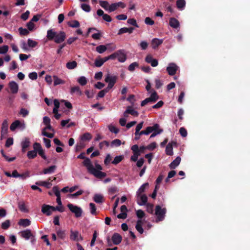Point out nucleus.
<instances>
[{"label": "nucleus", "mask_w": 250, "mask_h": 250, "mask_svg": "<svg viewBox=\"0 0 250 250\" xmlns=\"http://www.w3.org/2000/svg\"><path fill=\"white\" fill-rule=\"evenodd\" d=\"M181 159L179 156L177 157L169 165V167L172 169L175 168L180 163Z\"/></svg>", "instance_id": "nucleus-22"}, {"label": "nucleus", "mask_w": 250, "mask_h": 250, "mask_svg": "<svg viewBox=\"0 0 250 250\" xmlns=\"http://www.w3.org/2000/svg\"><path fill=\"white\" fill-rule=\"evenodd\" d=\"M163 42V40H160L157 38H154L152 40L151 45L153 49H156Z\"/></svg>", "instance_id": "nucleus-18"}, {"label": "nucleus", "mask_w": 250, "mask_h": 250, "mask_svg": "<svg viewBox=\"0 0 250 250\" xmlns=\"http://www.w3.org/2000/svg\"><path fill=\"white\" fill-rule=\"evenodd\" d=\"M37 156V153L36 151L31 150L27 153V157L29 159H34Z\"/></svg>", "instance_id": "nucleus-45"}, {"label": "nucleus", "mask_w": 250, "mask_h": 250, "mask_svg": "<svg viewBox=\"0 0 250 250\" xmlns=\"http://www.w3.org/2000/svg\"><path fill=\"white\" fill-rule=\"evenodd\" d=\"M178 69V66L175 63H170L167 68V71L169 75L173 76L176 74Z\"/></svg>", "instance_id": "nucleus-6"}, {"label": "nucleus", "mask_w": 250, "mask_h": 250, "mask_svg": "<svg viewBox=\"0 0 250 250\" xmlns=\"http://www.w3.org/2000/svg\"><path fill=\"white\" fill-rule=\"evenodd\" d=\"M145 22L146 24L149 25H153L155 23L154 21L149 17L146 18L145 20Z\"/></svg>", "instance_id": "nucleus-60"}, {"label": "nucleus", "mask_w": 250, "mask_h": 250, "mask_svg": "<svg viewBox=\"0 0 250 250\" xmlns=\"http://www.w3.org/2000/svg\"><path fill=\"white\" fill-rule=\"evenodd\" d=\"M66 38V34L64 31H60L57 33L54 41L56 43H60L64 41Z\"/></svg>", "instance_id": "nucleus-8"}, {"label": "nucleus", "mask_w": 250, "mask_h": 250, "mask_svg": "<svg viewBox=\"0 0 250 250\" xmlns=\"http://www.w3.org/2000/svg\"><path fill=\"white\" fill-rule=\"evenodd\" d=\"M169 25L173 28H177L180 26L179 21L174 18H171L169 21Z\"/></svg>", "instance_id": "nucleus-16"}, {"label": "nucleus", "mask_w": 250, "mask_h": 250, "mask_svg": "<svg viewBox=\"0 0 250 250\" xmlns=\"http://www.w3.org/2000/svg\"><path fill=\"white\" fill-rule=\"evenodd\" d=\"M136 215L138 218L142 219L145 215V212L141 209H139L136 211Z\"/></svg>", "instance_id": "nucleus-64"}, {"label": "nucleus", "mask_w": 250, "mask_h": 250, "mask_svg": "<svg viewBox=\"0 0 250 250\" xmlns=\"http://www.w3.org/2000/svg\"><path fill=\"white\" fill-rule=\"evenodd\" d=\"M9 87L12 93L16 94L18 92L19 86L18 84L15 82H10L9 83Z\"/></svg>", "instance_id": "nucleus-12"}, {"label": "nucleus", "mask_w": 250, "mask_h": 250, "mask_svg": "<svg viewBox=\"0 0 250 250\" xmlns=\"http://www.w3.org/2000/svg\"><path fill=\"white\" fill-rule=\"evenodd\" d=\"M92 138L91 135L88 132L84 133L82 136H81V141H88L90 140Z\"/></svg>", "instance_id": "nucleus-34"}, {"label": "nucleus", "mask_w": 250, "mask_h": 250, "mask_svg": "<svg viewBox=\"0 0 250 250\" xmlns=\"http://www.w3.org/2000/svg\"><path fill=\"white\" fill-rule=\"evenodd\" d=\"M160 127V125L158 124H154L152 126H148L146 128L145 130H142L140 131V134L142 135H148L150 133L152 132L153 130H155L156 129H158Z\"/></svg>", "instance_id": "nucleus-7"}, {"label": "nucleus", "mask_w": 250, "mask_h": 250, "mask_svg": "<svg viewBox=\"0 0 250 250\" xmlns=\"http://www.w3.org/2000/svg\"><path fill=\"white\" fill-rule=\"evenodd\" d=\"M85 147V144L83 141H81L76 146V151H79Z\"/></svg>", "instance_id": "nucleus-52"}, {"label": "nucleus", "mask_w": 250, "mask_h": 250, "mask_svg": "<svg viewBox=\"0 0 250 250\" xmlns=\"http://www.w3.org/2000/svg\"><path fill=\"white\" fill-rule=\"evenodd\" d=\"M95 202L98 204H101L104 201V197L101 194H95L93 198Z\"/></svg>", "instance_id": "nucleus-17"}, {"label": "nucleus", "mask_w": 250, "mask_h": 250, "mask_svg": "<svg viewBox=\"0 0 250 250\" xmlns=\"http://www.w3.org/2000/svg\"><path fill=\"white\" fill-rule=\"evenodd\" d=\"M159 98V97L157 93L153 90V92L151 93L149 97L146 98L141 102V106H144L149 103H154L156 102Z\"/></svg>", "instance_id": "nucleus-4"}, {"label": "nucleus", "mask_w": 250, "mask_h": 250, "mask_svg": "<svg viewBox=\"0 0 250 250\" xmlns=\"http://www.w3.org/2000/svg\"><path fill=\"white\" fill-rule=\"evenodd\" d=\"M122 237L119 233H115L112 237V240L115 245H119L122 241Z\"/></svg>", "instance_id": "nucleus-13"}, {"label": "nucleus", "mask_w": 250, "mask_h": 250, "mask_svg": "<svg viewBox=\"0 0 250 250\" xmlns=\"http://www.w3.org/2000/svg\"><path fill=\"white\" fill-rule=\"evenodd\" d=\"M48 207L49 205L43 204L42 207V212L47 216H49L51 214V210Z\"/></svg>", "instance_id": "nucleus-23"}, {"label": "nucleus", "mask_w": 250, "mask_h": 250, "mask_svg": "<svg viewBox=\"0 0 250 250\" xmlns=\"http://www.w3.org/2000/svg\"><path fill=\"white\" fill-rule=\"evenodd\" d=\"M30 140L29 138H25L24 141L21 142L22 152H25L26 148L30 146Z\"/></svg>", "instance_id": "nucleus-21"}, {"label": "nucleus", "mask_w": 250, "mask_h": 250, "mask_svg": "<svg viewBox=\"0 0 250 250\" xmlns=\"http://www.w3.org/2000/svg\"><path fill=\"white\" fill-rule=\"evenodd\" d=\"M107 50V47L104 45H100L96 47V51L99 53L102 54Z\"/></svg>", "instance_id": "nucleus-36"}, {"label": "nucleus", "mask_w": 250, "mask_h": 250, "mask_svg": "<svg viewBox=\"0 0 250 250\" xmlns=\"http://www.w3.org/2000/svg\"><path fill=\"white\" fill-rule=\"evenodd\" d=\"M127 22L128 24H129L130 25H133V26H134L136 27H139V26H138V25L137 23L136 20H135L133 18L128 19V20L127 21Z\"/></svg>", "instance_id": "nucleus-57"}, {"label": "nucleus", "mask_w": 250, "mask_h": 250, "mask_svg": "<svg viewBox=\"0 0 250 250\" xmlns=\"http://www.w3.org/2000/svg\"><path fill=\"white\" fill-rule=\"evenodd\" d=\"M167 212V209L165 208H162L160 205H157L155 207V214L157 216L156 222L164 220Z\"/></svg>", "instance_id": "nucleus-2"}, {"label": "nucleus", "mask_w": 250, "mask_h": 250, "mask_svg": "<svg viewBox=\"0 0 250 250\" xmlns=\"http://www.w3.org/2000/svg\"><path fill=\"white\" fill-rule=\"evenodd\" d=\"M100 5L105 10H108L109 3L107 1L101 0L99 1Z\"/></svg>", "instance_id": "nucleus-48"}, {"label": "nucleus", "mask_w": 250, "mask_h": 250, "mask_svg": "<svg viewBox=\"0 0 250 250\" xmlns=\"http://www.w3.org/2000/svg\"><path fill=\"white\" fill-rule=\"evenodd\" d=\"M77 92L79 94V95H81L82 92L80 90V87L78 86L72 87L70 90V93L71 94H73V93Z\"/></svg>", "instance_id": "nucleus-43"}, {"label": "nucleus", "mask_w": 250, "mask_h": 250, "mask_svg": "<svg viewBox=\"0 0 250 250\" xmlns=\"http://www.w3.org/2000/svg\"><path fill=\"white\" fill-rule=\"evenodd\" d=\"M36 184L39 186H43L47 188H49L52 186L51 182L49 181H39L36 183Z\"/></svg>", "instance_id": "nucleus-26"}, {"label": "nucleus", "mask_w": 250, "mask_h": 250, "mask_svg": "<svg viewBox=\"0 0 250 250\" xmlns=\"http://www.w3.org/2000/svg\"><path fill=\"white\" fill-rule=\"evenodd\" d=\"M126 113H128V114L135 117H137L139 115L138 112L137 111L132 109V107L129 106H127L126 109Z\"/></svg>", "instance_id": "nucleus-29"}, {"label": "nucleus", "mask_w": 250, "mask_h": 250, "mask_svg": "<svg viewBox=\"0 0 250 250\" xmlns=\"http://www.w3.org/2000/svg\"><path fill=\"white\" fill-rule=\"evenodd\" d=\"M0 153L1 154L2 157H3L5 158V159L8 162H12L16 159L15 157L9 158L6 155L3 149H1L0 150Z\"/></svg>", "instance_id": "nucleus-41"}, {"label": "nucleus", "mask_w": 250, "mask_h": 250, "mask_svg": "<svg viewBox=\"0 0 250 250\" xmlns=\"http://www.w3.org/2000/svg\"><path fill=\"white\" fill-rule=\"evenodd\" d=\"M146 211L150 214L153 213V205L148 203L146 205Z\"/></svg>", "instance_id": "nucleus-54"}, {"label": "nucleus", "mask_w": 250, "mask_h": 250, "mask_svg": "<svg viewBox=\"0 0 250 250\" xmlns=\"http://www.w3.org/2000/svg\"><path fill=\"white\" fill-rule=\"evenodd\" d=\"M94 64L96 67H99L103 65L104 62H103V60H102L101 58L99 59H96L95 61Z\"/></svg>", "instance_id": "nucleus-62"}, {"label": "nucleus", "mask_w": 250, "mask_h": 250, "mask_svg": "<svg viewBox=\"0 0 250 250\" xmlns=\"http://www.w3.org/2000/svg\"><path fill=\"white\" fill-rule=\"evenodd\" d=\"M148 186V183H146L143 184L140 187V188H139L138 191H137V196H139L141 194H142V193L145 192L146 188H147Z\"/></svg>", "instance_id": "nucleus-28"}, {"label": "nucleus", "mask_w": 250, "mask_h": 250, "mask_svg": "<svg viewBox=\"0 0 250 250\" xmlns=\"http://www.w3.org/2000/svg\"><path fill=\"white\" fill-rule=\"evenodd\" d=\"M124 159V156L122 155L116 156L113 161L112 162V163L114 165H117L119 163H120Z\"/></svg>", "instance_id": "nucleus-37"}, {"label": "nucleus", "mask_w": 250, "mask_h": 250, "mask_svg": "<svg viewBox=\"0 0 250 250\" xmlns=\"http://www.w3.org/2000/svg\"><path fill=\"white\" fill-rule=\"evenodd\" d=\"M117 8L116 3H114L109 5L108 11L109 12H112L115 11Z\"/></svg>", "instance_id": "nucleus-59"}, {"label": "nucleus", "mask_w": 250, "mask_h": 250, "mask_svg": "<svg viewBox=\"0 0 250 250\" xmlns=\"http://www.w3.org/2000/svg\"><path fill=\"white\" fill-rule=\"evenodd\" d=\"M67 207L72 212L75 213L76 217L78 218L82 216L83 211L80 207L73 205L72 204H68Z\"/></svg>", "instance_id": "nucleus-5"}, {"label": "nucleus", "mask_w": 250, "mask_h": 250, "mask_svg": "<svg viewBox=\"0 0 250 250\" xmlns=\"http://www.w3.org/2000/svg\"><path fill=\"white\" fill-rule=\"evenodd\" d=\"M57 168V167L55 165L50 166L48 167L44 168L42 173L44 174H51L54 172Z\"/></svg>", "instance_id": "nucleus-19"}, {"label": "nucleus", "mask_w": 250, "mask_h": 250, "mask_svg": "<svg viewBox=\"0 0 250 250\" xmlns=\"http://www.w3.org/2000/svg\"><path fill=\"white\" fill-rule=\"evenodd\" d=\"M186 1L185 0H177L176 1V6L179 9H182L185 6Z\"/></svg>", "instance_id": "nucleus-39"}, {"label": "nucleus", "mask_w": 250, "mask_h": 250, "mask_svg": "<svg viewBox=\"0 0 250 250\" xmlns=\"http://www.w3.org/2000/svg\"><path fill=\"white\" fill-rule=\"evenodd\" d=\"M163 130L162 129H160L159 127L158 129H156L155 130H153L152 132V133L150 136V138H153L155 137L157 135L163 132Z\"/></svg>", "instance_id": "nucleus-49"}, {"label": "nucleus", "mask_w": 250, "mask_h": 250, "mask_svg": "<svg viewBox=\"0 0 250 250\" xmlns=\"http://www.w3.org/2000/svg\"><path fill=\"white\" fill-rule=\"evenodd\" d=\"M81 7L83 11L86 12H89L91 10V7L90 5L87 4L83 3L81 4Z\"/></svg>", "instance_id": "nucleus-51"}, {"label": "nucleus", "mask_w": 250, "mask_h": 250, "mask_svg": "<svg viewBox=\"0 0 250 250\" xmlns=\"http://www.w3.org/2000/svg\"><path fill=\"white\" fill-rule=\"evenodd\" d=\"M21 236V237L24 238L25 240H28L31 237H34L32 231L30 229H26L20 232Z\"/></svg>", "instance_id": "nucleus-10"}, {"label": "nucleus", "mask_w": 250, "mask_h": 250, "mask_svg": "<svg viewBox=\"0 0 250 250\" xmlns=\"http://www.w3.org/2000/svg\"><path fill=\"white\" fill-rule=\"evenodd\" d=\"M121 141L119 139H116L113 140L111 143V146H119L121 145Z\"/></svg>", "instance_id": "nucleus-47"}, {"label": "nucleus", "mask_w": 250, "mask_h": 250, "mask_svg": "<svg viewBox=\"0 0 250 250\" xmlns=\"http://www.w3.org/2000/svg\"><path fill=\"white\" fill-rule=\"evenodd\" d=\"M21 123L19 120H16L13 122L10 126L11 131H14L17 127L21 126Z\"/></svg>", "instance_id": "nucleus-27"}, {"label": "nucleus", "mask_w": 250, "mask_h": 250, "mask_svg": "<svg viewBox=\"0 0 250 250\" xmlns=\"http://www.w3.org/2000/svg\"><path fill=\"white\" fill-rule=\"evenodd\" d=\"M54 85L56 86L60 84H64L65 82L61 79L59 78L57 76H53Z\"/></svg>", "instance_id": "nucleus-35"}, {"label": "nucleus", "mask_w": 250, "mask_h": 250, "mask_svg": "<svg viewBox=\"0 0 250 250\" xmlns=\"http://www.w3.org/2000/svg\"><path fill=\"white\" fill-rule=\"evenodd\" d=\"M79 237L81 240H83L82 236L79 234L78 231H73L72 230L70 231V238L73 241H79Z\"/></svg>", "instance_id": "nucleus-11"}, {"label": "nucleus", "mask_w": 250, "mask_h": 250, "mask_svg": "<svg viewBox=\"0 0 250 250\" xmlns=\"http://www.w3.org/2000/svg\"><path fill=\"white\" fill-rule=\"evenodd\" d=\"M177 143L175 141H172L169 143L166 148V154L169 156H172L173 154V146H176Z\"/></svg>", "instance_id": "nucleus-9"}, {"label": "nucleus", "mask_w": 250, "mask_h": 250, "mask_svg": "<svg viewBox=\"0 0 250 250\" xmlns=\"http://www.w3.org/2000/svg\"><path fill=\"white\" fill-rule=\"evenodd\" d=\"M118 55L117 59L119 62H124L126 60V56L125 54L124 50H118Z\"/></svg>", "instance_id": "nucleus-14"}, {"label": "nucleus", "mask_w": 250, "mask_h": 250, "mask_svg": "<svg viewBox=\"0 0 250 250\" xmlns=\"http://www.w3.org/2000/svg\"><path fill=\"white\" fill-rule=\"evenodd\" d=\"M66 67L69 69H73L76 68L77 66V63L76 61H73L72 62H68L66 64Z\"/></svg>", "instance_id": "nucleus-33"}, {"label": "nucleus", "mask_w": 250, "mask_h": 250, "mask_svg": "<svg viewBox=\"0 0 250 250\" xmlns=\"http://www.w3.org/2000/svg\"><path fill=\"white\" fill-rule=\"evenodd\" d=\"M143 222L142 220H138L137 221L135 228L136 230L140 233L142 234L144 232V229L142 227Z\"/></svg>", "instance_id": "nucleus-25"}, {"label": "nucleus", "mask_w": 250, "mask_h": 250, "mask_svg": "<svg viewBox=\"0 0 250 250\" xmlns=\"http://www.w3.org/2000/svg\"><path fill=\"white\" fill-rule=\"evenodd\" d=\"M19 31L20 34L21 36H26L29 34V31L26 28H23L22 27H20L19 28Z\"/></svg>", "instance_id": "nucleus-44"}, {"label": "nucleus", "mask_w": 250, "mask_h": 250, "mask_svg": "<svg viewBox=\"0 0 250 250\" xmlns=\"http://www.w3.org/2000/svg\"><path fill=\"white\" fill-rule=\"evenodd\" d=\"M19 114L21 115L23 117H25L29 114V111L25 108H22L21 109Z\"/></svg>", "instance_id": "nucleus-58"}, {"label": "nucleus", "mask_w": 250, "mask_h": 250, "mask_svg": "<svg viewBox=\"0 0 250 250\" xmlns=\"http://www.w3.org/2000/svg\"><path fill=\"white\" fill-rule=\"evenodd\" d=\"M19 209L23 212H28V209L26 208L25 204L23 202H20L18 203Z\"/></svg>", "instance_id": "nucleus-32"}, {"label": "nucleus", "mask_w": 250, "mask_h": 250, "mask_svg": "<svg viewBox=\"0 0 250 250\" xmlns=\"http://www.w3.org/2000/svg\"><path fill=\"white\" fill-rule=\"evenodd\" d=\"M10 222L9 220H7L2 223L1 228L3 229H7L10 226Z\"/></svg>", "instance_id": "nucleus-53"}, {"label": "nucleus", "mask_w": 250, "mask_h": 250, "mask_svg": "<svg viewBox=\"0 0 250 250\" xmlns=\"http://www.w3.org/2000/svg\"><path fill=\"white\" fill-rule=\"evenodd\" d=\"M18 224L23 227H26L30 225L31 221L28 219H21L19 220Z\"/></svg>", "instance_id": "nucleus-24"}, {"label": "nucleus", "mask_w": 250, "mask_h": 250, "mask_svg": "<svg viewBox=\"0 0 250 250\" xmlns=\"http://www.w3.org/2000/svg\"><path fill=\"white\" fill-rule=\"evenodd\" d=\"M78 82L81 85L83 86L87 83V80L85 77L81 76L78 79Z\"/></svg>", "instance_id": "nucleus-42"}, {"label": "nucleus", "mask_w": 250, "mask_h": 250, "mask_svg": "<svg viewBox=\"0 0 250 250\" xmlns=\"http://www.w3.org/2000/svg\"><path fill=\"white\" fill-rule=\"evenodd\" d=\"M89 207L91 214L93 215H96L97 214V212L95 205L94 203H90L89 204Z\"/></svg>", "instance_id": "nucleus-40"}, {"label": "nucleus", "mask_w": 250, "mask_h": 250, "mask_svg": "<svg viewBox=\"0 0 250 250\" xmlns=\"http://www.w3.org/2000/svg\"><path fill=\"white\" fill-rule=\"evenodd\" d=\"M83 166L86 167L88 172L98 178H103L106 176L105 172L98 170L95 168L91 163L90 160L87 158L83 162Z\"/></svg>", "instance_id": "nucleus-1"}, {"label": "nucleus", "mask_w": 250, "mask_h": 250, "mask_svg": "<svg viewBox=\"0 0 250 250\" xmlns=\"http://www.w3.org/2000/svg\"><path fill=\"white\" fill-rule=\"evenodd\" d=\"M109 130L111 132L114 133L115 134H117L119 132V129L116 127V126L112 125H110L108 126Z\"/></svg>", "instance_id": "nucleus-56"}, {"label": "nucleus", "mask_w": 250, "mask_h": 250, "mask_svg": "<svg viewBox=\"0 0 250 250\" xmlns=\"http://www.w3.org/2000/svg\"><path fill=\"white\" fill-rule=\"evenodd\" d=\"M117 80V77L116 76H111L108 74L105 78L104 81L106 83H108V86L105 88L108 92L112 88Z\"/></svg>", "instance_id": "nucleus-3"}, {"label": "nucleus", "mask_w": 250, "mask_h": 250, "mask_svg": "<svg viewBox=\"0 0 250 250\" xmlns=\"http://www.w3.org/2000/svg\"><path fill=\"white\" fill-rule=\"evenodd\" d=\"M8 130V124L6 121H4L1 125V135L6 134Z\"/></svg>", "instance_id": "nucleus-30"}, {"label": "nucleus", "mask_w": 250, "mask_h": 250, "mask_svg": "<svg viewBox=\"0 0 250 250\" xmlns=\"http://www.w3.org/2000/svg\"><path fill=\"white\" fill-rule=\"evenodd\" d=\"M139 66V64L137 62H134L131 63L128 67V70L131 72L133 71L136 67Z\"/></svg>", "instance_id": "nucleus-46"}, {"label": "nucleus", "mask_w": 250, "mask_h": 250, "mask_svg": "<svg viewBox=\"0 0 250 250\" xmlns=\"http://www.w3.org/2000/svg\"><path fill=\"white\" fill-rule=\"evenodd\" d=\"M56 233L59 238L64 240L66 237V233L65 230H62L59 229L56 230Z\"/></svg>", "instance_id": "nucleus-31"}, {"label": "nucleus", "mask_w": 250, "mask_h": 250, "mask_svg": "<svg viewBox=\"0 0 250 250\" xmlns=\"http://www.w3.org/2000/svg\"><path fill=\"white\" fill-rule=\"evenodd\" d=\"M140 197V202L138 201L137 203L140 206L146 205L147 203V197L146 194H141L140 196H137Z\"/></svg>", "instance_id": "nucleus-20"}, {"label": "nucleus", "mask_w": 250, "mask_h": 250, "mask_svg": "<svg viewBox=\"0 0 250 250\" xmlns=\"http://www.w3.org/2000/svg\"><path fill=\"white\" fill-rule=\"evenodd\" d=\"M68 25L69 26L73 28H77L80 25L79 22L76 20L73 21L72 22L69 21Z\"/></svg>", "instance_id": "nucleus-38"}, {"label": "nucleus", "mask_w": 250, "mask_h": 250, "mask_svg": "<svg viewBox=\"0 0 250 250\" xmlns=\"http://www.w3.org/2000/svg\"><path fill=\"white\" fill-rule=\"evenodd\" d=\"M111 160H112L111 156H110V155L109 154H108L106 155V156L104 160V163L105 165H106V166L108 165L110 163Z\"/></svg>", "instance_id": "nucleus-63"}, {"label": "nucleus", "mask_w": 250, "mask_h": 250, "mask_svg": "<svg viewBox=\"0 0 250 250\" xmlns=\"http://www.w3.org/2000/svg\"><path fill=\"white\" fill-rule=\"evenodd\" d=\"M133 155L131 156L130 158V160L132 161L136 162L138 160V157L140 155V153L139 152H133Z\"/></svg>", "instance_id": "nucleus-61"}, {"label": "nucleus", "mask_w": 250, "mask_h": 250, "mask_svg": "<svg viewBox=\"0 0 250 250\" xmlns=\"http://www.w3.org/2000/svg\"><path fill=\"white\" fill-rule=\"evenodd\" d=\"M119 190L117 187L113 186L108 188V192L110 194H114L118 192Z\"/></svg>", "instance_id": "nucleus-55"}, {"label": "nucleus", "mask_w": 250, "mask_h": 250, "mask_svg": "<svg viewBox=\"0 0 250 250\" xmlns=\"http://www.w3.org/2000/svg\"><path fill=\"white\" fill-rule=\"evenodd\" d=\"M57 33L53 29H49L47 31L46 37L49 41H54Z\"/></svg>", "instance_id": "nucleus-15"}, {"label": "nucleus", "mask_w": 250, "mask_h": 250, "mask_svg": "<svg viewBox=\"0 0 250 250\" xmlns=\"http://www.w3.org/2000/svg\"><path fill=\"white\" fill-rule=\"evenodd\" d=\"M27 43H28V45L29 47H32V48L36 47L38 44V42H37L33 41L30 39H28Z\"/></svg>", "instance_id": "nucleus-50"}]
</instances>
